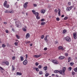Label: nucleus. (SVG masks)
<instances>
[{"mask_svg":"<svg viewBox=\"0 0 77 77\" xmlns=\"http://www.w3.org/2000/svg\"><path fill=\"white\" fill-rule=\"evenodd\" d=\"M47 39V36H46L45 38H44V40H46Z\"/></svg>","mask_w":77,"mask_h":77,"instance_id":"52","label":"nucleus"},{"mask_svg":"<svg viewBox=\"0 0 77 77\" xmlns=\"http://www.w3.org/2000/svg\"><path fill=\"white\" fill-rule=\"evenodd\" d=\"M20 59L21 61L24 60V57L23 56H20Z\"/></svg>","mask_w":77,"mask_h":77,"instance_id":"21","label":"nucleus"},{"mask_svg":"<svg viewBox=\"0 0 77 77\" xmlns=\"http://www.w3.org/2000/svg\"><path fill=\"white\" fill-rule=\"evenodd\" d=\"M41 12L42 14H44L45 12V11L44 9H42L41 11Z\"/></svg>","mask_w":77,"mask_h":77,"instance_id":"13","label":"nucleus"},{"mask_svg":"<svg viewBox=\"0 0 77 77\" xmlns=\"http://www.w3.org/2000/svg\"><path fill=\"white\" fill-rule=\"evenodd\" d=\"M35 65L36 66H38V65H39V63H38L36 62L35 63Z\"/></svg>","mask_w":77,"mask_h":77,"instance_id":"46","label":"nucleus"},{"mask_svg":"<svg viewBox=\"0 0 77 77\" xmlns=\"http://www.w3.org/2000/svg\"><path fill=\"white\" fill-rule=\"evenodd\" d=\"M5 32L7 33H9V31H8V29H6L5 30Z\"/></svg>","mask_w":77,"mask_h":77,"instance_id":"48","label":"nucleus"},{"mask_svg":"<svg viewBox=\"0 0 77 77\" xmlns=\"http://www.w3.org/2000/svg\"><path fill=\"white\" fill-rule=\"evenodd\" d=\"M71 4V2H68V5L69 6H70Z\"/></svg>","mask_w":77,"mask_h":77,"instance_id":"39","label":"nucleus"},{"mask_svg":"<svg viewBox=\"0 0 77 77\" xmlns=\"http://www.w3.org/2000/svg\"><path fill=\"white\" fill-rule=\"evenodd\" d=\"M73 36L74 39H77V34L76 33H73Z\"/></svg>","mask_w":77,"mask_h":77,"instance_id":"6","label":"nucleus"},{"mask_svg":"<svg viewBox=\"0 0 77 77\" xmlns=\"http://www.w3.org/2000/svg\"><path fill=\"white\" fill-rule=\"evenodd\" d=\"M56 77H59V75H58L56 74Z\"/></svg>","mask_w":77,"mask_h":77,"instance_id":"62","label":"nucleus"},{"mask_svg":"<svg viewBox=\"0 0 77 77\" xmlns=\"http://www.w3.org/2000/svg\"><path fill=\"white\" fill-rule=\"evenodd\" d=\"M14 70H15V69L14 68V67L12 68V70L14 71Z\"/></svg>","mask_w":77,"mask_h":77,"instance_id":"59","label":"nucleus"},{"mask_svg":"<svg viewBox=\"0 0 77 77\" xmlns=\"http://www.w3.org/2000/svg\"><path fill=\"white\" fill-rule=\"evenodd\" d=\"M32 12L34 15H37L36 14L37 13H38V12H36V11H35V10H32Z\"/></svg>","mask_w":77,"mask_h":77,"instance_id":"12","label":"nucleus"},{"mask_svg":"<svg viewBox=\"0 0 77 77\" xmlns=\"http://www.w3.org/2000/svg\"><path fill=\"white\" fill-rule=\"evenodd\" d=\"M30 42L29 41L28 42H26L25 43L26 44H27L30 43Z\"/></svg>","mask_w":77,"mask_h":77,"instance_id":"43","label":"nucleus"},{"mask_svg":"<svg viewBox=\"0 0 77 77\" xmlns=\"http://www.w3.org/2000/svg\"><path fill=\"white\" fill-rule=\"evenodd\" d=\"M64 40H65L67 42H71V38L69 36H66V37H64L63 38Z\"/></svg>","mask_w":77,"mask_h":77,"instance_id":"2","label":"nucleus"},{"mask_svg":"<svg viewBox=\"0 0 77 77\" xmlns=\"http://www.w3.org/2000/svg\"><path fill=\"white\" fill-rule=\"evenodd\" d=\"M72 8V6H71L70 7H68L66 9V11H67L68 12L69 11H70V10H71V9Z\"/></svg>","mask_w":77,"mask_h":77,"instance_id":"3","label":"nucleus"},{"mask_svg":"<svg viewBox=\"0 0 77 77\" xmlns=\"http://www.w3.org/2000/svg\"><path fill=\"white\" fill-rule=\"evenodd\" d=\"M44 50H45V51H46V50H47V48H44Z\"/></svg>","mask_w":77,"mask_h":77,"instance_id":"51","label":"nucleus"},{"mask_svg":"<svg viewBox=\"0 0 77 77\" xmlns=\"http://www.w3.org/2000/svg\"><path fill=\"white\" fill-rule=\"evenodd\" d=\"M65 58V57L63 56H60L59 57V59H63Z\"/></svg>","mask_w":77,"mask_h":77,"instance_id":"14","label":"nucleus"},{"mask_svg":"<svg viewBox=\"0 0 77 77\" xmlns=\"http://www.w3.org/2000/svg\"><path fill=\"white\" fill-rule=\"evenodd\" d=\"M28 63V61H27V59L25 60L23 62V64L24 65H26Z\"/></svg>","mask_w":77,"mask_h":77,"instance_id":"4","label":"nucleus"},{"mask_svg":"<svg viewBox=\"0 0 77 77\" xmlns=\"http://www.w3.org/2000/svg\"><path fill=\"white\" fill-rule=\"evenodd\" d=\"M44 35H42L41 37V39H44Z\"/></svg>","mask_w":77,"mask_h":77,"instance_id":"47","label":"nucleus"},{"mask_svg":"<svg viewBox=\"0 0 77 77\" xmlns=\"http://www.w3.org/2000/svg\"><path fill=\"white\" fill-rule=\"evenodd\" d=\"M66 70V67H64L63 69V70H60L59 71L58 70H55L54 71L55 73H57V72H59L60 74H62V73H64L65 70Z\"/></svg>","mask_w":77,"mask_h":77,"instance_id":"1","label":"nucleus"},{"mask_svg":"<svg viewBox=\"0 0 77 77\" xmlns=\"http://www.w3.org/2000/svg\"><path fill=\"white\" fill-rule=\"evenodd\" d=\"M36 68L35 67H33V70H35V69H36Z\"/></svg>","mask_w":77,"mask_h":77,"instance_id":"61","label":"nucleus"},{"mask_svg":"<svg viewBox=\"0 0 77 77\" xmlns=\"http://www.w3.org/2000/svg\"><path fill=\"white\" fill-rule=\"evenodd\" d=\"M5 64V62L4 61L3 62H2V65H4Z\"/></svg>","mask_w":77,"mask_h":77,"instance_id":"50","label":"nucleus"},{"mask_svg":"<svg viewBox=\"0 0 77 77\" xmlns=\"http://www.w3.org/2000/svg\"><path fill=\"white\" fill-rule=\"evenodd\" d=\"M4 7L5 8H9V5H5V6H4Z\"/></svg>","mask_w":77,"mask_h":77,"instance_id":"24","label":"nucleus"},{"mask_svg":"<svg viewBox=\"0 0 77 77\" xmlns=\"http://www.w3.org/2000/svg\"><path fill=\"white\" fill-rule=\"evenodd\" d=\"M45 41L46 42H48V39H47L45 40Z\"/></svg>","mask_w":77,"mask_h":77,"instance_id":"58","label":"nucleus"},{"mask_svg":"<svg viewBox=\"0 0 77 77\" xmlns=\"http://www.w3.org/2000/svg\"><path fill=\"white\" fill-rule=\"evenodd\" d=\"M74 70L75 72H77V67H76V68H75L74 69Z\"/></svg>","mask_w":77,"mask_h":77,"instance_id":"27","label":"nucleus"},{"mask_svg":"<svg viewBox=\"0 0 77 77\" xmlns=\"http://www.w3.org/2000/svg\"><path fill=\"white\" fill-rule=\"evenodd\" d=\"M64 17V15H62L61 16V17H62V18L63 17Z\"/></svg>","mask_w":77,"mask_h":77,"instance_id":"63","label":"nucleus"},{"mask_svg":"<svg viewBox=\"0 0 77 77\" xmlns=\"http://www.w3.org/2000/svg\"><path fill=\"white\" fill-rule=\"evenodd\" d=\"M43 69L45 71H47V66L44 67Z\"/></svg>","mask_w":77,"mask_h":77,"instance_id":"17","label":"nucleus"},{"mask_svg":"<svg viewBox=\"0 0 77 77\" xmlns=\"http://www.w3.org/2000/svg\"><path fill=\"white\" fill-rule=\"evenodd\" d=\"M66 32H67V31H66V30H64L63 31V34H65V33H66Z\"/></svg>","mask_w":77,"mask_h":77,"instance_id":"23","label":"nucleus"},{"mask_svg":"<svg viewBox=\"0 0 77 77\" xmlns=\"http://www.w3.org/2000/svg\"><path fill=\"white\" fill-rule=\"evenodd\" d=\"M68 17H66L64 18V20H68Z\"/></svg>","mask_w":77,"mask_h":77,"instance_id":"28","label":"nucleus"},{"mask_svg":"<svg viewBox=\"0 0 77 77\" xmlns=\"http://www.w3.org/2000/svg\"><path fill=\"white\" fill-rule=\"evenodd\" d=\"M58 48L59 50H64L62 46H60L58 47Z\"/></svg>","mask_w":77,"mask_h":77,"instance_id":"11","label":"nucleus"},{"mask_svg":"<svg viewBox=\"0 0 77 77\" xmlns=\"http://www.w3.org/2000/svg\"><path fill=\"white\" fill-rule=\"evenodd\" d=\"M65 55L66 56H68V54L67 53H64Z\"/></svg>","mask_w":77,"mask_h":77,"instance_id":"36","label":"nucleus"},{"mask_svg":"<svg viewBox=\"0 0 77 77\" xmlns=\"http://www.w3.org/2000/svg\"><path fill=\"white\" fill-rule=\"evenodd\" d=\"M14 12V10H9V13H10L11 14H13V13Z\"/></svg>","mask_w":77,"mask_h":77,"instance_id":"16","label":"nucleus"},{"mask_svg":"<svg viewBox=\"0 0 77 77\" xmlns=\"http://www.w3.org/2000/svg\"><path fill=\"white\" fill-rule=\"evenodd\" d=\"M74 65V63H73V62L71 63H70V65L71 66H72V65Z\"/></svg>","mask_w":77,"mask_h":77,"instance_id":"35","label":"nucleus"},{"mask_svg":"<svg viewBox=\"0 0 77 77\" xmlns=\"http://www.w3.org/2000/svg\"><path fill=\"white\" fill-rule=\"evenodd\" d=\"M16 38H17V39H20V36L18 35L17 34L16 35Z\"/></svg>","mask_w":77,"mask_h":77,"instance_id":"26","label":"nucleus"},{"mask_svg":"<svg viewBox=\"0 0 77 77\" xmlns=\"http://www.w3.org/2000/svg\"><path fill=\"white\" fill-rule=\"evenodd\" d=\"M25 56H26V59H27V57H28L27 55V54H26L25 55Z\"/></svg>","mask_w":77,"mask_h":77,"instance_id":"53","label":"nucleus"},{"mask_svg":"<svg viewBox=\"0 0 77 77\" xmlns=\"http://www.w3.org/2000/svg\"><path fill=\"white\" fill-rule=\"evenodd\" d=\"M49 75V73H46L45 75V76L46 77H48Z\"/></svg>","mask_w":77,"mask_h":77,"instance_id":"29","label":"nucleus"},{"mask_svg":"<svg viewBox=\"0 0 77 77\" xmlns=\"http://www.w3.org/2000/svg\"><path fill=\"white\" fill-rule=\"evenodd\" d=\"M72 74L73 75H75V72L72 71Z\"/></svg>","mask_w":77,"mask_h":77,"instance_id":"30","label":"nucleus"},{"mask_svg":"<svg viewBox=\"0 0 77 77\" xmlns=\"http://www.w3.org/2000/svg\"><path fill=\"white\" fill-rule=\"evenodd\" d=\"M16 26L17 27H18L19 26V25L17 24H16Z\"/></svg>","mask_w":77,"mask_h":77,"instance_id":"57","label":"nucleus"},{"mask_svg":"<svg viewBox=\"0 0 77 77\" xmlns=\"http://www.w3.org/2000/svg\"><path fill=\"white\" fill-rule=\"evenodd\" d=\"M4 23L5 24H7V22H4Z\"/></svg>","mask_w":77,"mask_h":77,"instance_id":"56","label":"nucleus"},{"mask_svg":"<svg viewBox=\"0 0 77 77\" xmlns=\"http://www.w3.org/2000/svg\"><path fill=\"white\" fill-rule=\"evenodd\" d=\"M28 4V2H25L24 4V8L25 9H26V8H27V4Z\"/></svg>","mask_w":77,"mask_h":77,"instance_id":"10","label":"nucleus"},{"mask_svg":"<svg viewBox=\"0 0 77 77\" xmlns=\"http://www.w3.org/2000/svg\"><path fill=\"white\" fill-rule=\"evenodd\" d=\"M23 31H24V32H26L27 30L26 29H25V28H23Z\"/></svg>","mask_w":77,"mask_h":77,"instance_id":"32","label":"nucleus"},{"mask_svg":"<svg viewBox=\"0 0 77 77\" xmlns=\"http://www.w3.org/2000/svg\"><path fill=\"white\" fill-rule=\"evenodd\" d=\"M61 10L60 9H58V14L59 16H60V12Z\"/></svg>","mask_w":77,"mask_h":77,"instance_id":"15","label":"nucleus"},{"mask_svg":"<svg viewBox=\"0 0 77 77\" xmlns=\"http://www.w3.org/2000/svg\"><path fill=\"white\" fill-rule=\"evenodd\" d=\"M29 45L30 46H33V44H32V43H31L30 44H29Z\"/></svg>","mask_w":77,"mask_h":77,"instance_id":"60","label":"nucleus"},{"mask_svg":"<svg viewBox=\"0 0 77 77\" xmlns=\"http://www.w3.org/2000/svg\"><path fill=\"white\" fill-rule=\"evenodd\" d=\"M7 3H8V2H7V1H5L4 3V4H3L4 6H6V5H7Z\"/></svg>","mask_w":77,"mask_h":77,"instance_id":"18","label":"nucleus"},{"mask_svg":"<svg viewBox=\"0 0 77 77\" xmlns=\"http://www.w3.org/2000/svg\"><path fill=\"white\" fill-rule=\"evenodd\" d=\"M14 44L16 46H17L18 45V43L17 42H15L14 43Z\"/></svg>","mask_w":77,"mask_h":77,"instance_id":"42","label":"nucleus"},{"mask_svg":"<svg viewBox=\"0 0 77 77\" xmlns=\"http://www.w3.org/2000/svg\"><path fill=\"white\" fill-rule=\"evenodd\" d=\"M35 70L37 72H38V71H39V69H38V68H36Z\"/></svg>","mask_w":77,"mask_h":77,"instance_id":"37","label":"nucleus"},{"mask_svg":"<svg viewBox=\"0 0 77 77\" xmlns=\"http://www.w3.org/2000/svg\"><path fill=\"white\" fill-rule=\"evenodd\" d=\"M33 6H34V7H36L37 5H36V4H33Z\"/></svg>","mask_w":77,"mask_h":77,"instance_id":"54","label":"nucleus"},{"mask_svg":"<svg viewBox=\"0 0 77 77\" xmlns=\"http://www.w3.org/2000/svg\"><path fill=\"white\" fill-rule=\"evenodd\" d=\"M0 70L1 71H4V69H3L2 67L0 66Z\"/></svg>","mask_w":77,"mask_h":77,"instance_id":"33","label":"nucleus"},{"mask_svg":"<svg viewBox=\"0 0 77 77\" xmlns=\"http://www.w3.org/2000/svg\"><path fill=\"white\" fill-rule=\"evenodd\" d=\"M38 68L39 69H41L42 68V66H41V65H39L38 66Z\"/></svg>","mask_w":77,"mask_h":77,"instance_id":"44","label":"nucleus"},{"mask_svg":"<svg viewBox=\"0 0 77 77\" xmlns=\"http://www.w3.org/2000/svg\"><path fill=\"white\" fill-rule=\"evenodd\" d=\"M58 10L57 9H55L54 10V12L55 13H57V12Z\"/></svg>","mask_w":77,"mask_h":77,"instance_id":"49","label":"nucleus"},{"mask_svg":"<svg viewBox=\"0 0 77 77\" xmlns=\"http://www.w3.org/2000/svg\"><path fill=\"white\" fill-rule=\"evenodd\" d=\"M41 56V55H34L33 56L34 57H35V58H38V57H39Z\"/></svg>","mask_w":77,"mask_h":77,"instance_id":"9","label":"nucleus"},{"mask_svg":"<svg viewBox=\"0 0 77 77\" xmlns=\"http://www.w3.org/2000/svg\"><path fill=\"white\" fill-rule=\"evenodd\" d=\"M39 74H40L41 75H42V74H43V72L42 71H40L39 72Z\"/></svg>","mask_w":77,"mask_h":77,"instance_id":"31","label":"nucleus"},{"mask_svg":"<svg viewBox=\"0 0 77 77\" xmlns=\"http://www.w3.org/2000/svg\"><path fill=\"white\" fill-rule=\"evenodd\" d=\"M68 62H69L70 60H71V57H69L68 58Z\"/></svg>","mask_w":77,"mask_h":77,"instance_id":"22","label":"nucleus"},{"mask_svg":"<svg viewBox=\"0 0 77 77\" xmlns=\"http://www.w3.org/2000/svg\"><path fill=\"white\" fill-rule=\"evenodd\" d=\"M2 47H3V48H5V47H6V45L4 44H3L2 45Z\"/></svg>","mask_w":77,"mask_h":77,"instance_id":"40","label":"nucleus"},{"mask_svg":"<svg viewBox=\"0 0 77 77\" xmlns=\"http://www.w3.org/2000/svg\"><path fill=\"white\" fill-rule=\"evenodd\" d=\"M56 20L57 21H59V20H60V19H59V17H57L56 19Z\"/></svg>","mask_w":77,"mask_h":77,"instance_id":"38","label":"nucleus"},{"mask_svg":"<svg viewBox=\"0 0 77 77\" xmlns=\"http://www.w3.org/2000/svg\"><path fill=\"white\" fill-rule=\"evenodd\" d=\"M5 65H7L8 66L9 65V62L8 61H6L5 62Z\"/></svg>","mask_w":77,"mask_h":77,"instance_id":"20","label":"nucleus"},{"mask_svg":"<svg viewBox=\"0 0 77 77\" xmlns=\"http://www.w3.org/2000/svg\"><path fill=\"white\" fill-rule=\"evenodd\" d=\"M57 43H58V42L57 41H56L55 42V44H57Z\"/></svg>","mask_w":77,"mask_h":77,"instance_id":"64","label":"nucleus"},{"mask_svg":"<svg viewBox=\"0 0 77 77\" xmlns=\"http://www.w3.org/2000/svg\"><path fill=\"white\" fill-rule=\"evenodd\" d=\"M17 75H22V73L21 72H17Z\"/></svg>","mask_w":77,"mask_h":77,"instance_id":"19","label":"nucleus"},{"mask_svg":"<svg viewBox=\"0 0 77 77\" xmlns=\"http://www.w3.org/2000/svg\"><path fill=\"white\" fill-rule=\"evenodd\" d=\"M71 69H72V68L71 67H70L68 68V70H70V71H71Z\"/></svg>","mask_w":77,"mask_h":77,"instance_id":"34","label":"nucleus"},{"mask_svg":"<svg viewBox=\"0 0 77 77\" xmlns=\"http://www.w3.org/2000/svg\"><path fill=\"white\" fill-rule=\"evenodd\" d=\"M52 63L55 64H58V61L56 60H52Z\"/></svg>","mask_w":77,"mask_h":77,"instance_id":"8","label":"nucleus"},{"mask_svg":"<svg viewBox=\"0 0 77 77\" xmlns=\"http://www.w3.org/2000/svg\"><path fill=\"white\" fill-rule=\"evenodd\" d=\"M12 60H15V56H13L12 57Z\"/></svg>","mask_w":77,"mask_h":77,"instance_id":"45","label":"nucleus"},{"mask_svg":"<svg viewBox=\"0 0 77 77\" xmlns=\"http://www.w3.org/2000/svg\"><path fill=\"white\" fill-rule=\"evenodd\" d=\"M9 10H6L5 11V13H9Z\"/></svg>","mask_w":77,"mask_h":77,"instance_id":"25","label":"nucleus"},{"mask_svg":"<svg viewBox=\"0 0 77 77\" xmlns=\"http://www.w3.org/2000/svg\"><path fill=\"white\" fill-rule=\"evenodd\" d=\"M41 21H44V19H42L41 20Z\"/></svg>","mask_w":77,"mask_h":77,"instance_id":"55","label":"nucleus"},{"mask_svg":"<svg viewBox=\"0 0 77 77\" xmlns=\"http://www.w3.org/2000/svg\"><path fill=\"white\" fill-rule=\"evenodd\" d=\"M39 14L38 13H36V14L35 15V17H36V18L37 20H39L40 19V17H39Z\"/></svg>","mask_w":77,"mask_h":77,"instance_id":"7","label":"nucleus"},{"mask_svg":"<svg viewBox=\"0 0 77 77\" xmlns=\"http://www.w3.org/2000/svg\"><path fill=\"white\" fill-rule=\"evenodd\" d=\"M45 24V22H42L41 23V25H44Z\"/></svg>","mask_w":77,"mask_h":77,"instance_id":"41","label":"nucleus"},{"mask_svg":"<svg viewBox=\"0 0 77 77\" xmlns=\"http://www.w3.org/2000/svg\"><path fill=\"white\" fill-rule=\"evenodd\" d=\"M30 36V34L29 33H26V39H28V38H29Z\"/></svg>","mask_w":77,"mask_h":77,"instance_id":"5","label":"nucleus"}]
</instances>
